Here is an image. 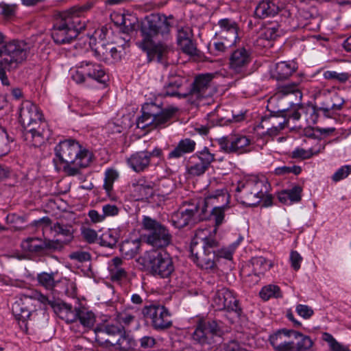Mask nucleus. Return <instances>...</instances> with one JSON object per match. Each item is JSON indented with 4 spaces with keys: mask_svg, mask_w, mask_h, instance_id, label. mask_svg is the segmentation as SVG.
<instances>
[{
    "mask_svg": "<svg viewBox=\"0 0 351 351\" xmlns=\"http://www.w3.org/2000/svg\"><path fill=\"white\" fill-rule=\"evenodd\" d=\"M172 19L171 16L167 17L164 14H151L142 20L140 28L142 40L138 46L147 52L149 60L156 58L158 62H162L167 53V45L160 43H155L154 39L159 36L165 38L169 34Z\"/></svg>",
    "mask_w": 351,
    "mask_h": 351,
    "instance_id": "1",
    "label": "nucleus"
},
{
    "mask_svg": "<svg viewBox=\"0 0 351 351\" xmlns=\"http://www.w3.org/2000/svg\"><path fill=\"white\" fill-rule=\"evenodd\" d=\"M239 241L229 247L219 249V243L210 235L208 229H199L191 241L190 251L193 262L200 268L212 269L219 258L232 259V254Z\"/></svg>",
    "mask_w": 351,
    "mask_h": 351,
    "instance_id": "2",
    "label": "nucleus"
},
{
    "mask_svg": "<svg viewBox=\"0 0 351 351\" xmlns=\"http://www.w3.org/2000/svg\"><path fill=\"white\" fill-rule=\"evenodd\" d=\"M92 7L93 3L88 2L83 5H75L68 10L59 13L51 30L53 41L57 44L63 45L74 40L86 28L85 22L81 19L82 15Z\"/></svg>",
    "mask_w": 351,
    "mask_h": 351,
    "instance_id": "3",
    "label": "nucleus"
},
{
    "mask_svg": "<svg viewBox=\"0 0 351 351\" xmlns=\"http://www.w3.org/2000/svg\"><path fill=\"white\" fill-rule=\"evenodd\" d=\"M19 121L23 128V138L27 145L38 147L50 138L51 133L47 123L43 120L37 106L30 101L22 104Z\"/></svg>",
    "mask_w": 351,
    "mask_h": 351,
    "instance_id": "4",
    "label": "nucleus"
},
{
    "mask_svg": "<svg viewBox=\"0 0 351 351\" xmlns=\"http://www.w3.org/2000/svg\"><path fill=\"white\" fill-rule=\"evenodd\" d=\"M54 152L56 158L64 164L62 171L68 176L80 174V170L88 167L93 161V153L74 139L60 141Z\"/></svg>",
    "mask_w": 351,
    "mask_h": 351,
    "instance_id": "5",
    "label": "nucleus"
},
{
    "mask_svg": "<svg viewBox=\"0 0 351 351\" xmlns=\"http://www.w3.org/2000/svg\"><path fill=\"white\" fill-rule=\"evenodd\" d=\"M5 35L0 32V80L3 86H9L6 71H11L27 59L29 53L27 44L20 40L5 42Z\"/></svg>",
    "mask_w": 351,
    "mask_h": 351,
    "instance_id": "6",
    "label": "nucleus"
},
{
    "mask_svg": "<svg viewBox=\"0 0 351 351\" xmlns=\"http://www.w3.org/2000/svg\"><path fill=\"white\" fill-rule=\"evenodd\" d=\"M270 185L265 178L253 177L238 182L235 197L242 204L255 206L269 193Z\"/></svg>",
    "mask_w": 351,
    "mask_h": 351,
    "instance_id": "7",
    "label": "nucleus"
},
{
    "mask_svg": "<svg viewBox=\"0 0 351 351\" xmlns=\"http://www.w3.org/2000/svg\"><path fill=\"white\" fill-rule=\"evenodd\" d=\"M139 262L150 274L161 278H169L175 269L170 254L163 250L146 252Z\"/></svg>",
    "mask_w": 351,
    "mask_h": 351,
    "instance_id": "8",
    "label": "nucleus"
},
{
    "mask_svg": "<svg viewBox=\"0 0 351 351\" xmlns=\"http://www.w3.org/2000/svg\"><path fill=\"white\" fill-rule=\"evenodd\" d=\"M142 114L136 121L138 128L155 129L164 127L176 112L173 108H163L154 103H146L141 108Z\"/></svg>",
    "mask_w": 351,
    "mask_h": 351,
    "instance_id": "9",
    "label": "nucleus"
},
{
    "mask_svg": "<svg viewBox=\"0 0 351 351\" xmlns=\"http://www.w3.org/2000/svg\"><path fill=\"white\" fill-rule=\"evenodd\" d=\"M142 224L143 228L148 231L145 235L148 244L158 248H163L170 244L172 237L164 225L147 216L143 217Z\"/></svg>",
    "mask_w": 351,
    "mask_h": 351,
    "instance_id": "10",
    "label": "nucleus"
},
{
    "mask_svg": "<svg viewBox=\"0 0 351 351\" xmlns=\"http://www.w3.org/2000/svg\"><path fill=\"white\" fill-rule=\"evenodd\" d=\"M71 78L77 84H85L88 80H93L98 83L106 84L108 77L101 64L84 60L80 62L77 69L72 72Z\"/></svg>",
    "mask_w": 351,
    "mask_h": 351,
    "instance_id": "11",
    "label": "nucleus"
},
{
    "mask_svg": "<svg viewBox=\"0 0 351 351\" xmlns=\"http://www.w3.org/2000/svg\"><path fill=\"white\" fill-rule=\"evenodd\" d=\"M21 247L23 252L35 256H43L62 250V244L60 239H42L36 237H27L23 240Z\"/></svg>",
    "mask_w": 351,
    "mask_h": 351,
    "instance_id": "12",
    "label": "nucleus"
},
{
    "mask_svg": "<svg viewBox=\"0 0 351 351\" xmlns=\"http://www.w3.org/2000/svg\"><path fill=\"white\" fill-rule=\"evenodd\" d=\"M142 314L145 319L150 320L152 327L157 331L165 330L173 324L169 311L162 305H146Z\"/></svg>",
    "mask_w": 351,
    "mask_h": 351,
    "instance_id": "13",
    "label": "nucleus"
},
{
    "mask_svg": "<svg viewBox=\"0 0 351 351\" xmlns=\"http://www.w3.org/2000/svg\"><path fill=\"white\" fill-rule=\"evenodd\" d=\"M221 333V327L216 320L199 319L192 334V339L201 345L210 344L213 337L220 336Z\"/></svg>",
    "mask_w": 351,
    "mask_h": 351,
    "instance_id": "14",
    "label": "nucleus"
},
{
    "mask_svg": "<svg viewBox=\"0 0 351 351\" xmlns=\"http://www.w3.org/2000/svg\"><path fill=\"white\" fill-rule=\"evenodd\" d=\"M221 149L228 154H243L251 151V140L239 134H230L217 139Z\"/></svg>",
    "mask_w": 351,
    "mask_h": 351,
    "instance_id": "15",
    "label": "nucleus"
},
{
    "mask_svg": "<svg viewBox=\"0 0 351 351\" xmlns=\"http://www.w3.org/2000/svg\"><path fill=\"white\" fill-rule=\"evenodd\" d=\"M60 313V318L66 322H75L79 321L84 327L90 328L94 325L95 316L94 313L84 307L73 308L66 303Z\"/></svg>",
    "mask_w": 351,
    "mask_h": 351,
    "instance_id": "16",
    "label": "nucleus"
},
{
    "mask_svg": "<svg viewBox=\"0 0 351 351\" xmlns=\"http://www.w3.org/2000/svg\"><path fill=\"white\" fill-rule=\"evenodd\" d=\"M213 305L218 311L226 310L228 312H234L238 315L241 313L239 300L234 293L228 288L223 287L218 289L213 296Z\"/></svg>",
    "mask_w": 351,
    "mask_h": 351,
    "instance_id": "17",
    "label": "nucleus"
},
{
    "mask_svg": "<svg viewBox=\"0 0 351 351\" xmlns=\"http://www.w3.org/2000/svg\"><path fill=\"white\" fill-rule=\"evenodd\" d=\"M201 210L199 205L193 204L189 208L180 209L174 212L170 218V222L176 228L180 229L186 226L195 223L199 218Z\"/></svg>",
    "mask_w": 351,
    "mask_h": 351,
    "instance_id": "18",
    "label": "nucleus"
},
{
    "mask_svg": "<svg viewBox=\"0 0 351 351\" xmlns=\"http://www.w3.org/2000/svg\"><path fill=\"white\" fill-rule=\"evenodd\" d=\"M252 61V53L245 47H239L232 51L229 58V67L234 73L245 75Z\"/></svg>",
    "mask_w": 351,
    "mask_h": 351,
    "instance_id": "19",
    "label": "nucleus"
},
{
    "mask_svg": "<svg viewBox=\"0 0 351 351\" xmlns=\"http://www.w3.org/2000/svg\"><path fill=\"white\" fill-rule=\"evenodd\" d=\"M125 328L123 325L116 323H108L101 326L95 330V339L100 344L115 346L117 339H111L116 336H121Z\"/></svg>",
    "mask_w": 351,
    "mask_h": 351,
    "instance_id": "20",
    "label": "nucleus"
},
{
    "mask_svg": "<svg viewBox=\"0 0 351 351\" xmlns=\"http://www.w3.org/2000/svg\"><path fill=\"white\" fill-rule=\"evenodd\" d=\"M300 332L294 330L282 328L269 336V340L275 351H289L291 348L292 338L297 339Z\"/></svg>",
    "mask_w": 351,
    "mask_h": 351,
    "instance_id": "21",
    "label": "nucleus"
},
{
    "mask_svg": "<svg viewBox=\"0 0 351 351\" xmlns=\"http://www.w3.org/2000/svg\"><path fill=\"white\" fill-rule=\"evenodd\" d=\"M214 77L212 73L200 74L196 76L186 93L197 98L208 97L211 95L210 84Z\"/></svg>",
    "mask_w": 351,
    "mask_h": 351,
    "instance_id": "22",
    "label": "nucleus"
},
{
    "mask_svg": "<svg viewBox=\"0 0 351 351\" xmlns=\"http://www.w3.org/2000/svg\"><path fill=\"white\" fill-rule=\"evenodd\" d=\"M36 300L28 295H23L12 304V311L16 319L26 321L36 309Z\"/></svg>",
    "mask_w": 351,
    "mask_h": 351,
    "instance_id": "23",
    "label": "nucleus"
},
{
    "mask_svg": "<svg viewBox=\"0 0 351 351\" xmlns=\"http://www.w3.org/2000/svg\"><path fill=\"white\" fill-rule=\"evenodd\" d=\"M217 25L219 29L215 33V36L219 40H226L235 45L239 39L237 23L232 19L225 18L220 19Z\"/></svg>",
    "mask_w": 351,
    "mask_h": 351,
    "instance_id": "24",
    "label": "nucleus"
},
{
    "mask_svg": "<svg viewBox=\"0 0 351 351\" xmlns=\"http://www.w3.org/2000/svg\"><path fill=\"white\" fill-rule=\"evenodd\" d=\"M345 104L344 99L337 93H328L320 104L318 110L328 118H332L337 112L341 110Z\"/></svg>",
    "mask_w": 351,
    "mask_h": 351,
    "instance_id": "25",
    "label": "nucleus"
},
{
    "mask_svg": "<svg viewBox=\"0 0 351 351\" xmlns=\"http://www.w3.org/2000/svg\"><path fill=\"white\" fill-rule=\"evenodd\" d=\"M187 84V80L179 75H171L169 77L167 82L164 86L163 95L169 97H177L185 98L189 95L186 90L183 88Z\"/></svg>",
    "mask_w": 351,
    "mask_h": 351,
    "instance_id": "26",
    "label": "nucleus"
},
{
    "mask_svg": "<svg viewBox=\"0 0 351 351\" xmlns=\"http://www.w3.org/2000/svg\"><path fill=\"white\" fill-rule=\"evenodd\" d=\"M217 199H221L222 205L228 204L230 196L228 193V191L225 188L217 189L215 191L210 193L204 199L199 201L197 204L199 205V209L201 210L199 214V220H204L208 217L207 207L209 204L213 206Z\"/></svg>",
    "mask_w": 351,
    "mask_h": 351,
    "instance_id": "27",
    "label": "nucleus"
},
{
    "mask_svg": "<svg viewBox=\"0 0 351 351\" xmlns=\"http://www.w3.org/2000/svg\"><path fill=\"white\" fill-rule=\"evenodd\" d=\"M298 68V63L293 60L277 62L270 70L271 77L278 82L287 80Z\"/></svg>",
    "mask_w": 351,
    "mask_h": 351,
    "instance_id": "28",
    "label": "nucleus"
},
{
    "mask_svg": "<svg viewBox=\"0 0 351 351\" xmlns=\"http://www.w3.org/2000/svg\"><path fill=\"white\" fill-rule=\"evenodd\" d=\"M51 230L55 233V236H62L64 240H60L62 244V249L65 245L70 243L73 238L75 228L74 223L66 222L60 219L51 226Z\"/></svg>",
    "mask_w": 351,
    "mask_h": 351,
    "instance_id": "29",
    "label": "nucleus"
},
{
    "mask_svg": "<svg viewBox=\"0 0 351 351\" xmlns=\"http://www.w3.org/2000/svg\"><path fill=\"white\" fill-rule=\"evenodd\" d=\"M132 186L134 196L137 199H147L154 195V182L145 178L134 180L132 182Z\"/></svg>",
    "mask_w": 351,
    "mask_h": 351,
    "instance_id": "30",
    "label": "nucleus"
},
{
    "mask_svg": "<svg viewBox=\"0 0 351 351\" xmlns=\"http://www.w3.org/2000/svg\"><path fill=\"white\" fill-rule=\"evenodd\" d=\"M128 165L136 172L143 171L150 164L149 152H137L127 159Z\"/></svg>",
    "mask_w": 351,
    "mask_h": 351,
    "instance_id": "31",
    "label": "nucleus"
},
{
    "mask_svg": "<svg viewBox=\"0 0 351 351\" xmlns=\"http://www.w3.org/2000/svg\"><path fill=\"white\" fill-rule=\"evenodd\" d=\"M280 11V7L274 0H263L256 7L254 14L259 19L274 16Z\"/></svg>",
    "mask_w": 351,
    "mask_h": 351,
    "instance_id": "32",
    "label": "nucleus"
},
{
    "mask_svg": "<svg viewBox=\"0 0 351 351\" xmlns=\"http://www.w3.org/2000/svg\"><path fill=\"white\" fill-rule=\"evenodd\" d=\"M195 142L189 138L180 140L177 146L168 154V159L180 158L186 154H190L195 150Z\"/></svg>",
    "mask_w": 351,
    "mask_h": 351,
    "instance_id": "33",
    "label": "nucleus"
},
{
    "mask_svg": "<svg viewBox=\"0 0 351 351\" xmlns=\"http://www.w3.org/2000/svg\"><path fill=\"white\" fill-rule=\"evenodd\" d=\"M123 260L117 256L109 261L108 269L112 281H119L127 278V272L123 267Z\"/></svg>",
    "mask_w": 351,
    "mask_h": 351,
    "instance_id": "34",
    "label": "nucleus"
},
{
    "mask_svg": "<svg viewBox=\"0 0 351 351\" xmlns=\"http://www.w3.org/2000/svg\"><path fill=\"white\" fill-rule=\"evenodd\" d=\"M276 96L280 97L283 96H294L295 100L300 101L302 94L297 83L291 82L287 84H278L276 86Z\"/></svg>",
    "mask_w": 351,
    "mask_h": 351,
    "instance_id": "35",
    "label": "nucleus"
},
{
    "mask_svg": "<svg viewBox=\"0 0 351 351\" xmlns=\"http://www.w3.org/2000/svg\"><path fill=\"white\" fill-rule=\"evenodd\" d=\"M267 121L271 124V126L267 128V134L270 136L278 135L288 124V119L276 114H273L267 119L263 120V121Z\"/></svg>",
    "mask_w": 351,
    "mask_h": 351,
    "instance_id": "36",
    "label": "nucleus"
},
{
    "mask_svg": "<svg viewBox=\"0 0 351 351\" xmlns=\"http://www.w3.org/2000/svg\"><path fill=\"white\" fill-rule=\"evenodd\" d=\"M141 241L140 239H127L123 241L120 246V251L128 258L134 257L138 252Z\"/></svg>",
    "mask_w": 351,
    "mask_h": 351,
    "instance_id": "37",
    "label": "nucleus"
},
{
    "mask_svg": "<svg viewBox=\"0 0 351 351\" xmlns=\"http://www.w3.org/2000/svg\"><path fill=\"white\" fill-rule=\"evenodd\" d=\"M115 345L122 351L135 350L138 347V342L129 333L124 330L123 333L115 341Z\"/></svg>",
    "mask_w": 351,
    "mask_h": 351,
    "instance_id": "38",
    "label": "nucleus"
},
{
    "mask_svg": "<svg viewBox=\"0 0 351 351\" xmlns=\"http://www.w3.org/2000/svg\"><path fill=\"white\" fill-rule=\"evenodd\" d=\"M297 342L291 341V348L289 351H313L314 342L306 335L300 332V335L297 336Z\"/></svg>",
    "mask_w": 351,
    "mask_h": 351,
    "instance_id": "39",
    "label": "nucleus"
},
{
    "mask_svg": "<svg viewBox=\"0 0 351 351\" xmlns=\"http://www.w3.org/2000/svg\"><path fill=\"white\" fill-rule=\"evenodd\" d=\"M253 271L256 276L264 274L273 267V263L263 256L254 257L252 259Z\"/></svg>",
    "mask_w": 351,
    "mask_h": 351,
    "instance_id": "40",
    "label": "nucleus"
},
{
    "mask_svg": "<svg viewBox=\"0 0 351 351\" xmlns=\"http://www.w3.org/2000/svg\"><path fill=\"white\" fill-rule=\"evenodd\" d=\"M37 300L44 304H49L59 317L66 304V302H64L61 300H56L54 298H49L43 294L37 295Z\"/></svg>",
    "mask_w": 351,
    "mask_h": 351,
    "instance_id": "41",
    "label": "nucleus"
},
{
    "mask_svg": "<svg viewBox=\"0 0 351 351\" xmlns=\"http://www.w3.org/2000/svg\"><path fill=\"white\" fill-rule=\"evenodd\" d=\"M208 169L198 161L193 156H191L186 165V170L189 175L199 176L205 173Z\"/></svg>",
    "mask_w": 351,
    "mask_h": 351,
    "instance_id": "42",
    "label": "nucleus"
},
{
    "mask_svg": "<svg viewBox=\"0 0 351 351\" xmlns=\"http://www.w3.org/2000/svg\"><path fill=\"white\" fill-rule=\"evenodd\" d=\"M56 274V273L54 272H42L37 275V280L40 285L47 289L51 290L58 283V281L55 280Z\"/></svg>",
    "mask_w": 351,
    "mask_h": 351,
    "instance_id": "43",
    "label": "nucleus"
},
{
    "mask_svg": "<svg viewBox=\"0 0 351 351\" xmlns=\"http://www.w3.org/2000/svg\"><path fill=\"white\" fill-rule=\"evenodd\" d=\"M230 209L228 204L215 205L210 212V215L213 218L215 226H219L224 221L225 213Z\"/></svg>",
    "mask_w": 351,
    "mask_h": 351,
    "instance_id": "44",
    "label": "nucleus"
},
{
    "mask_svg": "<svg viewBox=\"0 0 351 351\" xmlns=\"http://www.w3.org/2000/svg\"><path fill=\"white\" fill-rule=\"evenodd\" d=\"M193 156L207 169L209 168L210 164L215 160V154H212L206 147H204L200 151H197Z\"/></svg>",
    "mask_w": 351,
    "mask_h": 351,
    "instance_id": "45",
    "label": "nucleus"
},
{
    "mask_svg": "<svg viewBox=\"0 0 351 351\" xmlns=\"http://www.w3.org/2000/svg\"><path fill=\"white\" fill-rule=\"evenodd\" d=\"M260 297L264 300H268L271 298H280L281 292L279 287L269 285L262 288L259 293Z\"/></svg>",
    "mask_w": 351,
    "mask_h": 351,
    "instance_id": "46",
    "label": "nucleus"
},
{
    "mask_svg": "<svg viewBox=\"0 0 351 351\" xmlns=\"http://www.w3.org/2000/svg\"><path fill=\"white\" fill-rule=\"evenodd\" d=\"M118 177L119 173L116 170L109 169L106 171L103 187L108 194H110L112 191L113 184Z\"/></svg>",
    "mask_w": 351,
    "mask_h": 351,
    "instance_id": "47",
    "label": "nucleus"
},
{
    "mask_svg": "<svg viewBox=\"0 0 351 351\" xmlns=\"http://www.w3.org/2000/svg\"><path fill=\"white\" fill-rule=\"evenodd\" d=\"M326 80H335L339 83H344L347 82L351 75L346 72L337 73L334 71H326L323 74Z\"/></svg>",
    "mask_w": 351,
    "mask_h": 351,
    "instance_id": "48",
    "label": "nucleus"
},
{
    "mask_svg": "<svg viewBox=\"0 0 351 351\" xmlns=\"http://www.w3.org/2000/svg\"><path fill=\"white\" fill-rule=\"evenodd\" d=\"M118 241V238L111 230H108L106 232L104 233L100 238V244L102 246L108 247L110 248H113L115 247Z\"/></svg>",
    "mask_w": 351,
    "mask_h": 351,
    "instance_id": "49",
    "label": "nucleus"
},
{
    "mask_svg": "<svg viewBox=\"0 0 351 351\" xmlns=\"http://www.w3.org/2000/svg\"><path fill=\"white\" fill-rule=\"evenodd\" d=\"M138 350L141 351H149L156 345V340L152 336L145 335L138 339Z\"/></svg>",
    "mask_w": 351,
    "mask_h": 351,
    "instance_id": "50",
    "label": "nucleus"
},
{
    "mask_svg": "<svg viewBox=\"0 0 351 351\" xmlns=\"http://www.w3.org/2000/svg\"><path fill=\"white\" fill-rule=\"evenodd\" d=\"M182 51L190 56H199L200 51L197 49L196 44L192 38L178 45Z\"/></svg>",
    "mask_w": 351,
    "mask_h": 351,
    "instance_id": "51",
    "label": "nucleus"
},
{
    "mask_svg": "<svg viewBox=\"0 0 351 351\" xmlns=\"http://www.w3.org/2000/svg\"><path fill=\"white\" fill-rule=\"evenodd\" d=\"M10 138L4 128L0 127V156L5 155L10 151Z\"/></svg>",
    "mask_w": 351,
    "mask_h": 351,
    "instance_id": "52",
    "label": "nucleus"
},
{
    "mask_svg": "<svg viewBox=\"0 0 351 351\" xmlns=\"http://www.w3.org/2000/svg\"><path fill=\"white\" fill-rule=\"evenodd\" d=\"M109 49H110V44L102 42L94 49L95 56L101 60L108 61L109 60Z\"/></svg>",
    "mask_w": 351,
    "mask_h": 351,
    "instance_id": "53",
    "label": "nucleus"
},
{
    "mask_svg": "<svg viewBox=\"0 0 351 351\" xmlns=\"http://www.w3.org/2000/svg\"><path fill=\"white\" fill-rule=\"evenodd\" d=\"M280 35L279 29L277 25L265 27L261 32L260 37L267 40H274Z\"/></svg>",
    "mask_w": 351,
    "mask_h": 351,
    "instance_id": "54",
    "label": "nucleus"
},
{
    "mask_svg": "<svg viewBox=\"0 0 351 351\" xmlns=\"http://www.w3.org/2000/svg\"><path fill=\"white\" fill-rule=\"evenodd\" d=\"M193 36L192 30L189 27H182L178 29L177 32V43L178 45L183 43H186L188 40L191 39Z\"/></svg>",
    "mask_w": 351,
    "mask_h": 351,
    "instance_id": "55",
    "label": "nucleus"
},
{
    "mask_svg": "<svg viewBox=\"0 0 351 351\" xmlns=\"http://www.w3.org/2000/svg\"><path fill=\"white\" fill-rule=\"evenodd\" d=\"M351 173V165H344L338 169L332 176V180L337 182L347 178Z\"/></svg>",
    "mask_w": 351,
    "mask_h": 351,
    "instance_id": "56",
    "label": "nucleus"
},
{
    "mask_svg": "<svg viewBox=\"0 0 351 351\" xmlns=\"http://www.w3.org/2000/svg\"><path fill=\"white\" fill-rule=\"evenodd\" d=\"M69 257L70 259L80 263H84L91 259V255L88 252L81 250L71 253Z\"/></svg>",
    "mask_w": 351,
    "mask_h": 351,
    "instance_id": "57",
    "label": "nucleus"
},
{
    "mask_svg": "<svg viewBox=\"0 0 351 351\" xmlns=\"http://www.w3.org/2000/svg\"><path fill=\"white\" fill-rule=\"evenodd\" d=\"M214 54L219 56L222 53L226 52L228 49L233 47L234 45L224 40H220V41L214 43Z\"/></svg>",
    "mask_w": 351,
    "mask_h": 351,
    "instance_id": "58",
    "label": "nucleus"
},
{
    "mask_svg": "<svg viewBox=\"0 0 351 351\" xmlns=\"http://www.w3.org/2000/svg\"><path fill=\"white\" fill-rule=\"evenodd\" d=\"M291 156L292 158L305 160L311 158L312 154L310 149L298 147L291 152Z\"/></svg>",
    "mask_w": 351,
    "mask_h": 351,
    "instance_id": "59",
    "label": "nucleus"
},
{
    "mask_svg": "<svg viewBox=\"0 0 351 351\" xmlns=\"http://www.w3.org/2000/svg\"><path fill=\"white\" fill-rule=\"evenodd\" d=\"M295 311L300 316L304 319H308L313 315V309L304 304H298Z\"/></svg>",
    "mask_w": 351,
    "mask_h": 351,
    "instance_id": "60",
    "label": "nucleus"
},
{
    "mask_svg": "<svg viewBox=\"0 0 351 351\" xmlns=\"http://www.w3.org/2000/svg\"><path fill=\"white\" fill-rule=\"evenodd\" d=\"M289 193V199L291 202H298L301 199L302 188L299 186H295L290 190H287Z\"/></svg>",
    "mask_w": 351,
    "mask_h": 351,
    "instance_id": "61",
    "label": "nucleus"
},
{
    "mask_svg": "<svg viewBox=\"0 0 351 351\" xmlns=\"http://www.w3.org/2000/svg\"><path fill=\"white\" fill-rule=\"evenodd\" d=\"M103 215L106 217H114L119 214V208L115 205L105 204L102 207Z\"/></svg>",
    "mask_w": 351,
    "mask_h": 351,
    "instance_id": "62",
    "label": "nucleus"
},
{
    "mask_svg": "<svg viewBox=\"0 0 351 351\" xmlns=\"http://www.w3.org/2000/svg\"><path fill=\"white\" fill-rule=\"evenodd\" d=\"M324 336V339L329 343L331 351H341L343 348L346 347L339 343L331 335L325 333Z\"/></svg>",
    "mask_w": 351,
    "mask_h": 351,
    "instance_id": "63",
    "label": "nucleus"
},
{
    "mask_svg": "<svg viewBox=\"0 0 351 351\" xmlns=\"http://www.w3.org/2000/svg\"><path fill=\"white\" fill-rule=\"evenodd\" d=\"M82 234L83 238L90 243H95L97 239V232L90 228H84Z\"/></svg>",
    "mask_w": 351,
    "mask_h": 351,
    "instance_id": "64",
    "label": "nucleus"
}]
</instances>
